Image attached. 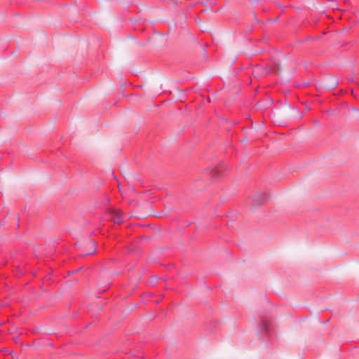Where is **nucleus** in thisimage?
Returning a JSON list of instances; mask_svg holds the SVG:
<instances>
[{"mask_svg": "<svg viewBox=\"0 0 359 359\" xmlns=\"http://www.w3.org/2000/svg\"><path fill=\"white\" fill-rule=\"evenodd\" d=\"M85 249L86 251L85 255H90L93 253L96 250V245L95 242L92 241L88 243L85 246Z\"/></svg>", "mask_w": 359, "mask_h": 359, "instance_id": "1", "label": "nucleus"}, {"mask_svg": "<svg viewBox=\"0 0 359 359\" xmlns=\"http://www.w3.org/2000/svg\"><path fill=\"white\" fill-rule=\"evenodd\" d=\"M337 83L336 79H332L330 83L326 85V88L327 89L331 90V89L334 88L337 86Z\"/></svg>", "mask_w": 359, "mask_h": 359, "instance_id": "2", "label": "nucleus"}]
</instances>
